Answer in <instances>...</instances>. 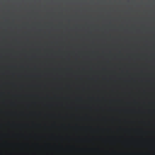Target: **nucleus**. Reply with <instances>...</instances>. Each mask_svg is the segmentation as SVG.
Returning a JSON list of instances; mask_svg holds the SVG:
<instances>
[{"instance_id":"obj_1","label":"nucleus","mask_w":155,"mask_h":155,"mask_svg":"<svg viewBox=\"0 0 155 155\" xmlns=\"http://www.w3.org/2000/svg\"><path fill=\"white\" fill-rule=\"evenodd\" d=\"M50 87V81H49V87ZM50 89H49V107H110V106H51V102L50 101Z\"/></svg>"},{"instance_id":"obj_2","label":"nucleus","mask_w":155,"mask_h":155,"mask_svg":"<svg viewBox=\"0 0 155 155\" xmlns=\"http://www.w3.org/2000/svg\"><path fill=\"white\" fill-rule=\"evenodd\" d=\"M34 96L38 101H41L42 99V95L40 93L34 95Z\"/></svg>"},{"instance_id":"obj_3","label":"nucleus","mask_w":155,"mask_h":155,"mask_svg":"<svg viewBox=\"0 0 155 155\" xmlns=\"http://www.w3.org/2000/svg\"><path fill=\"white\" fill-rule=\"evenodd\" d=\"M76 100H80L81 99V97H76L75 98Z\"/></svg>"},{"instance_id":"obj_4","label":"nucleus","mask_w":155,"mask_h":155,"mask_svg":"<svg viewBox=\"0 0 155 155\" xmlns=\"http://www.w3.org/2000/svg\"><path fill=\"white\" fill-rule=\"evenodd\" d=\"M65 99H70V97H66L65 98Z\"/></svg>"},{"instance_id":"obj_5","label":"nucleus","mask_w":155,"mask_h":155,"mask_svg":"<svg viewBox=\"0 0 155 155\" xmlns=\"http://www.w3.org/2000/svg\"><path fill=\"white\" fill-rule=\"evenodd\" d=\"M89 99H93V97H90V98H89Z\"/></svg>"},{"instance_id":"obj_6","label":"nucleus","mask_w":155,"mask_h":155,"mask_svg":"<svg viewBox=\"0 0 155 155\" xmlns=\"http://www.w3.org/2000/svg\"><path fill=\"white\" fill-rule=\"evenodd\" d=\"M56 97L57 99H59V97Z\"/></svg>"}]
</instances>
